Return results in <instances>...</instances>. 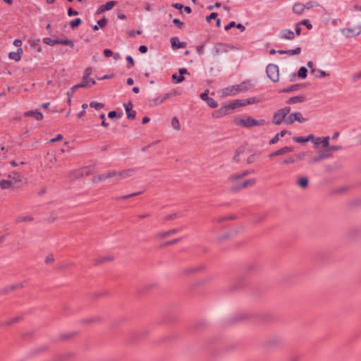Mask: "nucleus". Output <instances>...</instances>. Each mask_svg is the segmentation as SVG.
Wrapping results in <instances>:
<instances>
[{"mask_svg": "<svg viewBox=\"0 0 361 361\" xmlns=\"http://www.w3.org/2000/svg\"><path fill=\"white\" fill-rule=\"evenodd\" d=\"M305 87V84H295V85H293L288 87H286V88L279 90V92L280 93L290 92L299 90L301 88H303Z\"/></svg>", "mask_w": 361, "mask_h": 361, "instance_id": "nucleus-16", "label": "nucleus"}, {"mask_svg": "<svg viewBox=\"0 0 361 361\" xmlns=\"http://www.w3.org/2000/svg\"><path fill=\"white\" fill-rule=\"evenodd\" d=\"M171 126L176 130H180V123L177 117L174 116L171 119Z\"/></svg>", "mask_w": 361, "mask_h": 361, "instance_id": "nucleus-35", "label": "nucleus"}, {"mask_svg": "<svg viewBox=\"0 0 361 361\" xmlns=\"http://www.w3.org/2000/svg\"><path fill=\"white\" fill-rule=\"evenodd\" d=\"M43 42L49 46H54L58 42L57 39H53L50 37H44Z\"/></svg>", "mask_w": 361, "mask_h": 361, "instance_id": "nucleus-37", "label": "nucleus"}, {"mask_svg": "<svg viewBox=\"0 0 361 361\" xmlns=\"http://www.w3.org/2000/svg\"><path fill=\"white\" fill-rule=\"evenodd\" d=\"M266 72L267 76L274 82L279 81V71L278 66L270 63L267 66Z\"/></svg>", "mask_w": 361, "mask_h": 361, "instance_id": "nucleus-5", "label": "nucleus"}, {"mask_svg": "<svg viewBox=\"0 0 361 361\" xmlns=\"http://www.w3.org/2000/svg\"><path fill=\"white\" fill-rule=\"evenodd\" d=\"M308 183H309V180H308V178H306V177H302V178H300L297 181V183L298 185L302 188H305L307 187L308 185Z\"/></svg>", "mask_w": 361, "mask_h": 361, "instance_id": "nucleus-31", "label": "nucleus"}, {"mask_svg": "<svg viewBox=\"0 0 361 361\" xmlns=\"http://www.w3.org/2000/svg\"><path fill=\"white\" fill-rule=\"evenodd\" d=\"M125 107V110L127 114V118L129 119H134L135 118L136 111L133 110V104L131 102H129L127 104H123Z\"/></svg>", "mask_w": 361, "mask_h": 361, "instance_id": "nucleus-11", "label": "nucleus"}, {"mask_svg": "<svg viewBox=\"0 0 361 361\" xmlns=\"http://www.w3.org/2000/svg\"><path fill=\"white\" fill-rule=\"evenodd\" d=\"M180 231V228L171 229L168 231L161 232V233H158L157 236L160 237V238H166L169 235L175 234V233L179 232Z\"/></svg>", "mask_w": 361, "mask_h": 361, "instance_id": "nucleus-23", "label": "nucleus"}, {"mask_svg": "<svg viewBox=\"0 0 361 361\" xmlns=\"http://www.w3.org/2000/svg\"><path fill=\"white\" fill-rule=\"evenodd\" d=\"M116 4L115 1H109L106 2L105 4H102L98 8L97 13H102L107 11L111 10Z\"/></svg>", "mask_w": 361, "mask_h": 361, "instance_id": "nucleus-10", "label": "nucleus"}, {"mask_svg": "<svg viewBox=\"0 0 361 361\" xmlns=\"http://www.w3.org/2000/svg\"><path fill=\"white\" fill-rule=\"evenodd\" d=\"M126 61L128 62V68H132L135 63H134V60L133 59V57L131 56H127L126 57Z\"/></svg>", "mask_w": 361, "mask_h": 361, "instance_id": "nucleus-53", "label": "nucleus"}, {"mask_svg": "<svg viewBox=\"0 0 361 361\" xmlns=\"http://www.w3.org/2000/svg\"><path fill=\"white\" fill-rule=\"evenodd\" d=\"M13 184V180H0V188L3 190L8 189Z\"/></svg>", "mask_w": 361, "mask_h": 361, "instance_id": "nucleus-27", "label": "nucleus"}, {"mask_svg": "<svg viewBox=\"0 0 361 361\" xmlns=\"http://www.w3.org/2000/svg\"><path fill=\"white\" fill-rule=\"evenodd\" d=\"M243 106L249 104H255V102H258V100L255 97H250L245 99H242Z\"/></svg>", "mask_w": 361, "mask_h": 361, "instance_id": "nucleus-38", "label": "nucleus"}, {"mask_svg": "<svg viewBox=\"0 0 361 361\" xmlns=\"http://www.w3.org/2000/svg\"><path fill=\"white\" fill-rule=\"evenodd\" d=\"M301 53V48L300 47H296L293 49H289L287 50V54L289 55H297L300 54Z\"/></svg>", "mask_w": 361, "mask_h": 361, "instance_id": "nucleus-45", "label": "nucleus"}, {"mask_svg": "<svg viewBox=\"0 0 361 361\" xmlns=\"http://www.w3.org/2000/svg\"><path fill=\"white\" fill-rule=\"evenodd\" d=\"M95 84V81L94 79L88 78L87 76H83L82 82L79 83V85L81 88L90 87Z\"/></svg>", "mask_w": 361, "mask_h": 361, "instance_id": "nucleus-13", "label": "nucleus"}, {"mask_svg": "<svg viewBox=\"0 0 361 361\" xmlns=\"http://www.w3.org/2000/svg\"><path fill=\"white\" fill-rule=\"evenodd\" d=\"M293 148L290 147H284L278 150V154L280 155H283L286 153L292 152Z\"/></svg>", "mask_w": 361, "mask_h": 361, "instance_id": "nucleus-39", "label": "nucleus"}, {"mask_svg": "<svg viewBox=\"0 0 361 361\" xmlns=\"http://www.w3.org/2000/svg\"><path fill=\"white\" fill-rule=\"evenodd\" d=\"M297 113V116H295V121H298L299 123H305L307 121V118H304L302 115V114L299 111H295Z\"/></svg>", "mask_w": 361, "mask_h": 361, "instance_id": "nucleus-40", "label": "nucleus"}, {"mask_svg": "<svg viewBox=\"0 0 361 361\" xmlns=\"http://www.w3.org/2000/svg\"><path fill=\"white\" fill-rule=\"evenodd\" d=\"M135 173V169H128L123 170L120 172H117V175L116 176H118L121 178H126L130 176H132Z\"/></svg>", "mask_w": 361, "mask_h": 361, "instance_id": "nucleus-17", "label": "nucleus"}, {"mask_svg": "<svg viewBox=\"0 0 361 361\" xmlns=\"http://www.w3.org/2000/svg\"><path fill=\"white\" fill-rule=\"evenodd\" d=\"M23 53V49H18L17 51L10 52L8 56L11 59L15 61H19L21 59V54Z\"/></svg>", "mask_w": 361, "mask_h": 361, "instance_id": "nucleus-19", "label": "nucleus"}, {"mask_svg": "<svg viewBox=\"0 0 361 361\" xmlns=\"http://www.w3.org/2000/svg\"><path fill=\"white\" fill-rule=\"evenodd\" d=\"M342 147L340 145H332L329 146V148L326 150L327 152H331V151H336L341 149Z\"/></svg>", "mask_w": 361, "mask_h": 361, "instance_id": "nucleus-54", "label": "nucleus"}, {"mask_svg": "<svg viewBox=\"0 0 361 361\" xmlns=\"http://www.w3.org/2000/svg\"><path fill=\"white\" fill-rule=\"evenodd\" d=\"M23 286L22 283L11 285V286H8L6 287L5 288H4L1 290V293L2 294H6V293H7L8 292H9L11 290H15V289H17V288H22Z\"/></svg>", "mask_w": 361, "mask_h": 361, "instance_id": "nucleus-25", "label": "nucleus"}, {"mask_svg": "<svg viewBox=\"0 0 361 361\" xmlns=\"http://www.w3.org/2000/svg\"><path fill=\"white\" fill-rule=\"evenodd\" d=\"M279 36L281 39L293 40L295 38V33L290 29H282Z\"/></svg>", "mask_w": 361, "mask_h": 361, "instance_id": "nucleus-8", "label": "nucleus"}, {"mask_svg": "<svg viewBox=\"0 0 361 361\" xmlns=\"http://www.w3.org/2000/svg\"><path fill=\"white\" fill-rule=\"evenodd\" d=\"M299 24L305 26L308 30H311L312 28V25L308 19L302 20L299 22Z\"/></svg>", "mask_w": 361, "mask_h": 361, "instance_id": "nucleus-41", "label": "nucleus"}, {"mask_svg": "<svg viewBox=\"0 0 361 361\" xmlns=\"http://www.w3.org/2000/svg\"><path fill=\"white\" fill-rule=\"evenodd\" d=\"M117 175V171H109L105 173L99 174L97 176H94L92 178V182L94 183H98L99 182L104 180L106 178H110L112 177H114Z\"/></svg>", "mask_w": 361, "mask_h": 361, "instance_id": "nucleus-7", "label": "nucleus"}, {"mask_svg": "<svg viewBox=\"0 0 361 361\" xmlns=\"http://www.w3.org/2000/svg\"><path fill=\"white\" fill-rule=\"evenodd\" d=\"M92 68L89 67L85 69L83 76H87L88 78H90V76L92 75Z\"/></svg>", "mask_w": 361, "mask_h": 361, "instance_id": "nucleus-61", "label": "nucleus"}, {"mask_svg": "<svg viewBox=\"0 0 361 361\" xmlns=\"http://www.w3.org/2000/svg\"><path fill=\"white\" fill-rule=\"evenodd\" d=\"M287 133L288 131L286 130H281L280 133H278L269 140V144H276L279 140L280 137H283Z\"/></svg>", "mask_w": 361, "mask_h": 361, "instance_id": "nucleus-22", "label": "nucleus"}, {"mask_svg": "<svg viewBox=\"0 0 361 361\" xmlns=\"http://www.w3.org/2000/svg\"><path fill=\"white\" fill-rule=\"evenodd\" d=\"M305 101V97L303 95H298L289 98L286 103L287 104H293L296 103H302Z\"/></svg>", "mask_w": 361, "mask_h": 361, "instance_id": "nucleus-18", "label": "nucleus"}, {"mask_svg": "<svg viewBox=\"0 0 361 361\" xmlns=\"http://www.w3.org/2000/svg\"><path fill=\"white\" fill-rule=\"evenodd\" d=\"M25 116H32L36 121H42L43 119V114L37 110H30L24 113Z\"/></svg>", "mask_w": 361, "mask_h": 361, "instance_id": "nucleus-14", "label": "nucleus"}, {"mask_svg": "<svg viewBox=\"0 0 361 361\" xmlns=\"http://www.w3.org/2000/svg\"><path fill=\"white\" fill-rule=\"evenodd\" d=\"M307 70L305 67H300L298 72V76L300 78L305 79L307 77Z\"/></svg>", "mask_w": 361, "mask_h": 361, "instance_id": "nucleus-34", "label": "nucleus"}, {"mask_svg": "<svg viewBox=\"0 0 361 361\" xmlns=\"http://www.w3.org/2000/svg\"><path fill=\"white\" fill-rule=\"evenodd\" d=\"M251 86L250 81L245 80L240 84L225 87L222 90V92L225 96H235L240 92L247 91Z\"/></svg>", "mask_w": 361, "mask_h": 361, "instance_id": "nucleus-2", "label": "nucleus"}, {"mask_svg": "<svg viewBox=\"0 0 361 361\" xmlns=\"http://www.w3.org/2000/svg\"><path fill=\"white\" fill-rule=\"evenodd\" d=\"M140 193H141L140 192H138L131 193V194H129V195H123V196L118 197H116V200H120L128 199V198H129L130 197H134V196L138 195Z\"/></svg>", "mask_w": 361, "mask_h": 361, "instance_id": "nucleus-46", "label": "nucleus"}, {"mask_svg": "<svg viewBox=\"0 0 361 361\" xmlns=\"http://www.w3.org/2000/svg\"><path fill=\"white\" fill-rule=\"evenodd\" d=\"M82 110L78 114V115H77L78 118H80V117H82L85 114V109L87 107V104H83L82 105Z\"/></svg>", "mask_w": 361, "mask_h": 361, "instance_id": "nucleus-59", "label": "nucleus"}, {"mask_svg": "<svg viewBox=\"0 0 361 361\" xmlns=\"http://www.w3.org/2000/svg\"><path fill=\"white\" fill-rule=\"evenodd\" d=\"M172 78L173 80H176V83H180V82H183L185 80V78H184L183 75L178 76L176 74H173L172 75Z\"/></svg>", "mask_w": 361, "mask_h": 361, "instance_id": "nucleus-50", "label": "nucleus"}, {"mask_svg": "<svg viewBox=\"0 0 361 361\" xmlns=\"http://www.w3.org/2000/svg\"><path fill=\"white\" fill-rule=\"evenodd\" d=\"M290 110V106H287L275 111L272 116V123L276 126H280L282 123L286 125V119Z\"/></svg>", "mask_w": 361, "mask_h": 361, "instance_id": "nucleus-3", "label": "nucleus"}, {"mask_svg": "<svg viewBox=\"0 0 361 361\" xmlns=\"http://www.w3.org/2000/svg\"><path fill=\"white\" fill-rule=\"evenodd\" d=\"M90 173H91V169L90 167H85V168L79 169L76 172L77 174L75 175V176L76 177L87 176L90 174Z\"/></svg>", "mask_w": 361, "mask_h": 361, "instance_id": "nucleus-24", "label": "nucleus"}, {"mask_svg": "<svg viewBox=\"0 0 361 361\" xmlns=\"http://www.w3.org/2000/svg\"><path fill=\"white\" fill-rule=\"evenodd\" d=\"M242 103V99H235L232 103L227 104V106H228V109L231 110L234 109L236 107L243 106V104Z\"/></svg>", "mask_w": 361, "mask_h": 361, "instance_id": "nucleus-28", "label": "nucleus"}, {"mask_svg": "<svg viewBox=\"0 0 361 361\" xmlns=\"http://www.w3.org/2000/svg\"><path fill=\"white\" fill-rule=\"evenodd\" d=\"M293 12L298 15H301L304 10H305V6L304 4L302 3H295L293 6Z\"/></svg>", "mask_w": 361, "mask_h": 361, "instance_id": "nucleus-21", "label": "nucleus"}, {"mask_svg": "<svg viewBox=\"0 0 361 361\" xmlns=\"http://www.w3.org/2000/svg\"><path fill=\"white\" fill-rule=\"evenodd\" d=\"M295 35L300 36L301 35V25L299 22L295 24Z\"/></svg>", "mask_w": 361, "mask_h": 361, "instance_id": "nucleus-48", "label": "nucleus"}, {"mask_svg": "<svg viewBox=\"0 0 361 361\" xmlns=\"http://www.w3.org/2000/svg\"><path fill=\"white\" fill-rule=\"evenodd\" d=\"M233 122L237 126L250 128L252 126H256L257 120L250 116H245L244 118H235L233 120Z\"/></svg>", "mask_w": 361, "mask_h": 361, "instance_id": "nucleus-4", "label": "nucleus"}, {"mask_svg": "<svg viewBox=\"0 0 361 361\" xmlns=\"http://www.w3.org/2000/svg\"><path fill=\"white\" fill-rule=\"evenodd\" d=\"M307 154V152H300L299 154H295L293 157L295 159V162L304 159V157Z\"/></svg>", "mask_w": 361, "mask_h": 361, "instance_id": "nucleus-47", "label": "nucleus"}, {"mask_svg": "<svg viewBox=\"0 0 361 361\" xmlns=\"http://www.w3.org/2000/svg\"><path fill=\"white\" fill-rule=\"evenodd\" d=\"M81 23L82 20L80 18H75L70 22V25L72 29H74L75 27H78Z\"/></svg>", "mask_w": 361, "mask_h": 361, "instance_id": "nucleus-42", "label": "nucleus"}, {"mask_svg": "<svg viewBox=\"0 0 361 361\" xmlns=\"http://www.w3.org/2000/svg\"><path fill=\"white\" fill-rule=\"evenodd\" d=\"M228 45L223 43H217L214 47L215 54H219L228 51Z\"/></svg>", "mask_w": 361, "mask_h": 361, "instance_id": "nucleus-15", "label": "nucleus"}, {"mask_svg": "<svg viewBox=\"0 0 361 361\" xmlns=\"http://www.w3.org/2000/svg\"><path fill=\"white\" fill-rule=\"evenodd\" d=\"M33 220H34V218L32 216L27 215V216L17 217L16 221L17 223H21V222L32 221Z\"/></svg>", "mask_w": 361, "mask_h": 361, "instance_id": "nucleus-30", "label": "nucleus"}, {"mask_svg": "<svg viewBox=\"0 0 361 361\" xmlns=\"http://www.w3.org/2000/svg\"><path fill=\"white\" fill-rule=\"evenodd\" d=\"M321 143L323 147H328L329 148V137H324L322 140H321Z\"/></svg>", "mask_w": 361, "mask_h": 361, "instance_id": "nucleus-49", "label": "nucleus"}, {"mask_svg": "<svg viewBox=\"0 0 361 361\" xmlns=\"http://www.w3.org/2000/svg\"><path fill=\"white\" fill-rule=\"evenodd\" d=\"M295 116H297V113L295 112L289 113L287 116V119H286V125L290 126L294 123L295 121Z\"/></svg>", "mask_w": 361, "mask_h": 361, "instance_id": "nucleus-26", "label": "nucleus"}, {"mask_svg": "<svg viewBox=\"0 0 361 361\" xmlns=\"http://www.w3.org/2000/svg\"><path fill=\"white\" fill-rule=\"evenodd\" d=\"M331 156H332L331 153L324 151V152L320 153L319 155L314 157L312 159H310L309 161V163L311 164H314V163L319 162L323 159L331 157Z\"/></svg>", "mask_w": 361, "mask_h": 361, "instance_id": "nucleus-9", "label": "nucleus"}, {"mask_svg": "<svg viewBox=\"0 0 361 361\" xmlns=\"http://www.w3.org/2000/svg\"><path fill=\"white\" fill-rule=\"evenodd\" d=\"M22 44H23V42L20 39H16L13 41V45L15 47H18V49L21 48Z\"/></svg>", "mask_w": 361, "mask_h": 361, "instance_id": "nucleus-64", "label": "nucleus"}, {"mask_svg": "<svg viewBox=\"0 0 361 361\" xmlns=\"http://www.w3.org/2000/svg\"><path fill=\"white\" fill-rule=\"evenodd\" d=\"M106 23H107L106 19L105 18H103L100 19L99 20H98L97 25H92V28L93 30H97L99 29V27H104L106 24Z\"/></svg>", "mask_w": 361, "mask_h": 361, "instance_id": "nucleus-32", "label": "nucleus"}, {"mask_svg": "<svg viewBox=\"0 0 361 361\" xmlns=\"http://www.w3.org/2000/svg\"><path fill=\"white\" fill-rule=\"evenodd\" d=\"M78 15V12L76 11H74L73 8H69L68 9V16H77Z\"/></svg>", "mask_w": 361, "mask_h": 361, "instance_id": "nucleus-62", "label": "nucleus"}, {"mask_svg": "<svg viewBox=\"0 0 361 361\" xmlns=\"http://www.w3.org/2000/svg\"><path fill=\"white\" fill-rule=\"evenodd\" d=\"M171 44L173 48L180 49L185 47V42H180L178 37H173L171 39Z\"/></svg>", "mask_w": 361, "mask_h": 361, "instance_id": "nucleus-20", "label": "nucleus"}, {"mask_svg": "<svg viewBox=\"0 0 361 361\" xmlns=\"http://www.w3.org/2000/svg\"><path fill=\"white\" fill-rule=\"evenodd\" d=\"M218 14L216 13H212L209 16H208L206 18L208 23L211 22L212 20L216 19L217 18Z\"/></svg>", "mask_w": 361, "mask_h": 361, "instance_id": "nucleus-57", "label": "nucleus"}, {"mask_svg": "<svg viewBox=\"0 0 361 361\" xmlns=\"http://www.w3.org/2000/svg\"><path fill=\"white\" fill-rule=\"evenodd\" d=\"M104 55L106 56V57H111L113 56V51L109 49H105L104 50Z\"/></svg>", "mask_w": 361, "mask_h": 361, "instance_id": "nucleus-60", "label": "nucleus"}, {"mask_svg": "<svg viewBox=\"0 0 361 361\" xmlns=\"http://www.w3.org/2000/svg\"><path fill=\"white\" fill-rule=\"evenodd\" d=\"M175 95H176V92L171 91L170 92H168V93H166L165 94H164V96L161 97V99L164 102L166 99H169Z\"/></svg>", "mask_w": 361, "mask_h": 361, "instance_id": "nucleus-52", "label": "nucleus"}, {"mask_svg": "<svg viewBox=\"0 0 361 361\" xmlns=\"http://www.w3.org/2000/svg\"><path fill=\"white\" fill-rule=\"evenodd\" d=\"M58 42L56 44H62V45H66L71 48L74 47V44L71 40H69L68 39H57Z\"/></svg>", "mask_w": 361, "mask_h": 361, "instance_id": "nucleus-33", "label": "nucleus"}, {"mask_svg": "<svg viewBox=\"0 0 361 361\" xmlns=\"http://www.w3.org/2000/svg\"><path fill=\"white\" fill-rule=\"evenodd\" d=\"M173 23L176 25V26L179 28V29H182L183 26V23L181 22L179 19L178 18H174L173 20Z\"/></svg>", "mask_w": 361, "mask_h": 361, "instance_id": "nucleus-55", "label": "nucleus"}, {"mask_svg": "<svg viewBox=\"0 0 361 361\" xmlns=\"http://www.w3.org/2000/svg\"><path fill=\"white\" fill-rule=\"evenodd\" d=\"M254 173V171L253 170H245L240 173H237L236 175H238V176H240V178H243L249 174H251Z\"/></svg>", "mask_w": 361, "mask_h": 361, "instance_id": "nucleus-51", "label": "nucleus"}, {"mask_svg": "<svg viewBox=\"0 0 361 361\" xmlns=\"http://www.w3.org/2000/svg\"><path fill=\"white\" fill-rule=\"evenodd\" d=\"M242 178L236 174H233L228 178V181L231 183V190L233 192L239 191L248 186H252L255 183V179L251 178L245 180H240Z\"/></svg>", "mask_w": 361, "mask_h": 361, "instance_id": "nucleus-1", "label": "nucleus"}, {"mask_svg": "<svg viewBox=\"0 0 361 361\" xmlns=\"http://www.w3.org/2000/svg\"><path fill=\"white\" fill-rule=\"evenodd\" d=\"M294 162H295V158L293 157H290L288 159H284L282 161V164H292V163H294Z\"/></svg>", "mask_w": 361, "mask_h": 361, "instance_id": "nucleus-56", "label": "nucleus"}, {"mask_svg": "<svg viewBox=\"0 0 361 361\" xmlns=\"http://www.w3.org/2000/svg\"><path fill=\"white\" fill-rule=\"evenodd\" d=\"M54 261V256L52 255H49L48 256H47V257L45 259V262L47 264L51 263Z\"/></svg>", "mask_w": 361, "mask_h": 361, "instance_id": "nucleus-63", "label": "nucleus"}, {"mask_svg": "<svg viewBox=\"0 0 361 361\" xmlns=\"http://www.w3.org/2000/svg\"><path fill=\"white\" fill-rule=\"evenodd\" d=\"M112 259L113 258L111 257H99L94 259V264L98 265L106 262L111 261Z\"/></svg>", "mask_w": 361, "mask_h": 361, "instance_id": "nucleus-29", "label": "nucleus"}, {"mask_svg": "<svg viewBox=\"0 0 361 361\" xmlns=\"http://www.w3.org/2000/svg\"><path fill=\"white\" fill-rule=\"evenodd\" d=\"M228 106L227 105H225L222 107H221L220 109H219L218 110L216 111H214L212 116V117L214 118H221V117H223L224 116H226V114H228Z\"/></svg>", "mask_w": 361, "mask_h": 361, "instance_id": "nucleus-12", "label": "nucleus"}, {"mask_svg": "<svg viewBox=\"0 0 361 361\" xmlns=\"http://www.w3.org/2000/svg\"><path fill=\"white\" fill-rule=\"evenodd\" d=\"M341 32L348 38L355 37L361 33V25L343 28Z\"/></svg>", "mask_w": 361, "mask_h": 361, "instance_id": "nucleus-6", "label": "nucleus"}, {"mask_svg": "<svg viewBox=\"0 0 361 361\" xmlns=\"http://www.w3.org/2000/svg\"><path fill=\"white\" fill-rule=\"evenodd\" d=\"M8 177L10 178H11L12 180H13V183H17V182H20L21 180V176L18 173H12L8 175Z\"/></svg>", "mask_w": 361, "mask_h": 361, "instance_id": "nucleus-36", "label": "nucleus"}, {"mask_svg": "<svg viewBox=\"0 0 361 361\" xmlns=\"http://www.w3.org/2000/svg\"><path fill=\"white\" fill-rule=\"evenodd\" d=\"M206 102L207 105L212 108H216L218 106L217 102L212 97L207 99Z\"/></svg>", "mask_w": 361, "mask_h": 361, "instance_id": "nucleus-43", "label": "nucleus"}, {"mask_svg": "<svg viewBox=\"0 0 361 361\" xmlns=\"http://www.w3.org/2000/svg\"><path fill=\"white\" fill-rule=\"evenodd\" d=\"M293 140L298 143L306 142L305 137H294Z\"/></svg>", "mask_w": 361, "mask_h": 361, "instance_id": "nucleus-58", "label": "nucleus"}, {"mask_svg": "<svg viewBox=\"0 0 361 361\" xmlns=\"http://www.w3.org/2000/svg\"><path fill=\"white\" fill-rule=\"evenodd\" d=\"M90 106L91 107L94 108L97 110H99L104 107V104L102 103H99V102H90Z\"/></svg>", "mask_w": 361, "mask_h": 361, "instance_id": "nucleus-44", "label": "nucleus"}]
</instances>
